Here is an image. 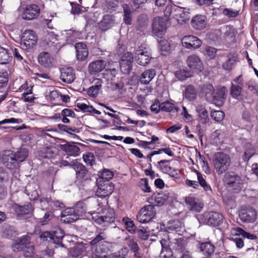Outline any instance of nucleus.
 <instances>
[{
  "label": "nucleus",
  "mask_w": 258,
  "mask_h": 258,
  "mask_svg": "<svg viewBox=\"0 0 258 258\" xmlns=\"http://www.w3.org/2000/svg\"><path fill=\"white\" fill-rule=\"evenodd\" d=\"M113 176V173L112 171L108 169H104L101 173H100L99 180H104L105 182H108L109 180L111 179Z\"/></svg>",
  "instance_id": "obj_55"
},
{
  "label": "nucleus",
  "mask_w": 258,
  "mask_h": 258,
  "mask_svg": "<svg viewBox=\"0 0 258 258\" xmlns=\"http://www.w3.org/2000/svg\"><path fill=\"white\" fill-rule=\"evenodd\" d=\"M75 210V214L77 215L79 219L83 217V215L86 212V207L85 204L82 202H78L75 208H73Z\"/></svg>",
  "instance_id": "obj_48"
},
{
  "label": "nucleus",
  "mask_w": 258,
  "mask_h": 258,
  "mask_svg": "<svg viewBox=\"0 0 258 258\" xmlns=\"http://www.w3.org/2000/svg\"><path fill=\"white\" fill-rule=\"evenodd\" d=\"M116 74V70L114 69L111 70H106L103 73L104 78L108 80H112Z\"/></svg>",
  "instance_id": "obj_64"
},
{
  "label": "nucleus",
  "mask_w": 258,
  "mask_h": 258,
  "mask_svg": "<svg viewBox=\"0 0 258 258\" xmlns=\"http://www.w3.org/2000/svg\"><path fill=\"white\" fill-rule=\"evenodd\" d=\"M89 246L87 244L79 243L71 249L70 251L71 255L74 257L82 255L85 250Z\"/></svg>",
  "instance_id": "obj_38"
},
{
  "label": "nucleus",
  "mask_w": 258,
  "mask_h": 258,
  "mask_svg": "<svg viewBox=\"0 0 258 258\" xmlns=\"http://www.w3.org/2000/svg\"><path fill=\"white\" fill-rule=\"evenodd\" d=\"M53 214L52 211L48 210L46 212L42 218L39 219V223L44 225L47 224L53 218Z\"/></svg>",
  "instance_id": "obj_56"
},
{
  "label": "nucleus",
  "mask_w": 258,
  "mask_h": 258,
  "mask_svg": "<svg viewBox=\"0 0 258 258\" xmlns=\"http://www.w3.org/2000/svg\"><path fill=\"white\" fill-rule=\"evenodd\" d=\"M199 162L205 172L206 174H210L211 173V169L207 161L205 160V158L204 156H200Z\"/></svg>",
  "instance_id": "obj_57"
},
{
  "label": "nucleus",
  "mask_w": 258,
  "mask_h": 258,
  "mask_svg": "<svg viewBox=\"0 0 258 258\" xmlns=\"http://www.w3.org/2000/svg\"><path fill=\"white\" fill-rule=\"evenodd\" d=\"M67 41L68 43H71L79 38L80 33L76 31L69 30L66 31Z\"/></svg>",
  "instance_id": "obj_53"
},
{
  "label": "nucleus",
  "mask_w": 258,
  "mask_h": 258,
  "mask_svg": "<svg viewBox=\"0 0 258 258\" xmlns=\"http://www.w3.org/2000/svg\"><path fill=\"white\" fill-rule=\"evenodd\" d=\"M225 114L222 111H214L211 113V117L217 122L221 121L224 117Z\"/></svg>",
  "instance_id": "obj_58"
},
{
  "label": "nucleus",
  "mask_w": 258,
  "mask_h": 258,
  "mask_svg": "<svg viewBox=\"0 0 258 258\" xmlns=\"http://www.w3.org/2000/svg\"><path fill=\"white\" fill-rule=\"evenodd\" d=\"M53 238L52 241L54 244H56L55 247L57 246L63 247L64 245L61 243V240L64 236V232L62 230L57 228L52 233Z\"/></svg>",
  "instance_id": "obj_37"
},
{
  "label": "nucleus",
  "mask_w": 258,
  "mask_h": 258,
  "mask_svg": "<svg viewBox=\"0 0 258 258\" xmlns=\"http://www.w3.org/2000/svg\"><path fill=\"white\" fill-rule=\"evenodd\" d=\"M115 23V17L113 15H107L104 16L100 21L99 27L102 31H105L113 27Z\"/></svg>",
  "instance_id": "obj_25"
},
{
  "label": "nucleus",
  "mask_w": 258,
  "mask_h": 258,
  "mask_svg": "<svg viewBox=\"0 0 258 258\" xmlns=\"http://www.w3.org/2000/svg\"><path fill=\"white\" fill-rule=\"evenodd\" d=\"M62 149L66 152L68 155L74 156L78 155L80 151L79 148L74 145L66 144L62 146Z\"/></svg>",
  "instance_id": "obj_43"
},
{
  "label": "nucleus",
  "mask_w": 258,
  "mask_h": 258,
  "mask_svg": "<svg viewBox=\"0 0 258 258\" xmlns=\"http://www.w3.org/2000/svg\"><path fill=\"white\" fill-rule=\"evenodd\" d=\"M240 219L244 222L253 223L257 219V213L253 208L241 210L239 213Z\"/></svg>",
  "instance_id": "obj_14"
},
{
  "label": "nucleus",
  "mask_w": 258,
  "mask_h": 258,
  "mask_svg": "<svg viewBox=\"0 0 258 258\" xmlns=\"http://www.w3.org/2000/svg\"><path fill=\"white\" fill-rule=\"evenodd\" d=\"M28 156V150L26 148H21L15 153L10 151H6L2 159L4 164L9 169L16 168L19 162L23 161Z\"/></svg>",
  "instance_id": "obj_1"
},
{
  "label": "nucleus",
  "mask_w": 258,
  "mask_h": 258,
  "mask_svg": "<svg viewBox=\"0 0 258 258\" xmlns=\"http://www.w3.org/2000/svg\"><path fill=\"white\" fill-rule=\"evenodd\" d=\"M18 10L22 19L26 20H32L37 18L40 12L38 6L33 4L25 7L21 6Z\"/></svg>",
  "instance_id": "obj_5"
},
{
  "label": "nucleus",
  "mask_w": 258,
  "mask_h": 258,
  "mask_svg": "<svg viewBox=\"0 0 258 258\" xmlns=\"http://www.w3.org/2000/svg\"><path fill=\"white\" fill-rule=\"evenodd\" d=\"M166 30L165 20L160 17L154 19L152 24V32L158 37L162 38L165 34Z\"/></svg>",
  "instance_id": "obj_11"
},
{
  "label": "nucleus",
  "mask_w": 258,
  "mask_h": 258,
  "mask_svg": "<svg viewBox=\"0 0 258 258\" xmlns=\"http://www.w3.org/2000/svg\"><path fill=\"white\" fill-rule=\"evenodd\" d=\"M37 39L35 33L33 30H25L23 32L21 39V48L24 50L32 48L36 45Z\"/></svg>",
  "instance_id": "obj_6"
},
{
  "label": "nucleus",
  "mask_w": 258,
  "mask_h": 258,
  "mask_svg": "<svg viewBox=\"0 0 258 258\" xmlns=\"http://www.w3.org/2000/svg\"><path fill=\"white\" fill-rule=\"evenodd\" d=\"M122 221L129 232L134 233L135 232L136 227L134 221L132 220L131 219L125 217L122 219Z\"/></svg>",
  "instance_id": "obj_50"
},
{
  "label": "nucleus",
  "mask_w": 258,
  "mask_h": 258,
  "mask_svg": "<svg viewBox=\"0 0 258 258\" xmlns=\"http://www.w3.org/2000/svg\"><path fill=\"white\" fill-rule=\"evenodd\" d=\"M184 97L188 101H194L196 99L197 94L192 86H188L184 92Z\"/></svg>",
  "instance_id": "obj_49"
},
{
  "label": "nucleus",
  "mask_w": 258,
  "mask_h": 258,
  "mask_svg": "<svg viewBox=\"0 0 258 258\" xmlns=\"http://www.w3.org/2000/svg\"><path fill=\"white\" fill-rule=\"evenodd\" d=\"M133 59V55L130 52H125L122 55L120 61V68L122 73H129L132 68Z\"/></svg>",
  "instance_id": "obj_12"
},
{
  "label": "nucleus",
  "mask_w": 258,
  "mask_h": 258,
  "mask_svg": "<svg viewBox=\"0 0 258 258\" xmlns=\"http://www.w3.org/2000/svg\"><path fill=\"white\" fill-rule=\"evenodd\" d=\"M101 180H99L98 187L96 191V195L99 197H105L110 195L114 190L113 185L108 182H104L103 184L101 183Z\"/></svg>",
  "instance_id": "obj_18"
},
{
  "label": "nucleus",
  "mask_w": 258,
  "mask_h": 258,
  "mask_svg": "<svg viewBox=\"0 0 258 258\" xmlns=\"http://www.w3.org/2000/svg\"><path fill=\"white\" fill-rule=\"evenodd\" d=\"M192 27L197 30H202L207 25L206 18L203 15H197L192 18L191 21Z\"/></svg>",
  "instance_id": "obj_30"
},
{
  "label": "nucleus",
  "mask_w": 258,
  "mask_h": 258,
  "mask_svg": "<svg viewBox=\"0 0 258 258\" xmlns=\"http://www.w3.org/2000/svg\"><path fill=\"white\" fill-rule=\"evenodd\" d=\"M186 63L190 70L200 72L204 69L203 62L200 57L196 54L189 55L186 59Z\"/></svg>",
  "instance_id": "obj_15"
},
{
  "label": "nucleus",
  "mask_w": 258,
  "mask_h": 258,
  "mask_svg": "<svg viewBox=\"0 0 258 258\" xmlns=\"http://www.w3.org/2000/svg\"><path fill=\"white\" fill-rule=\"evenodd\" d=\"M223 181L229 188L238 191L242 189L244 180L238 174L230 171L224 175Z\"/></svg>",
  "instance_id": "obj_3"
},
{
  "label": "nucleus",
  "mask_w": 258,
  "mask_h": 258,
  "mask_svg": "<svg viewBox=\"0 0 258 258\" xmlns=\"http://www.w3.org/2000/svg\"><path fill=\"white\" fill-rule=\"evenodd\" d=\"M124 244L128 246L132 253L140 251L137 240L133 236H126L123 240Z\"/></svg>",
  "instance_id": "obj_31"
},
{
  "label": "nucleus",
  "mask_w": 258,
  "mask_h": 258,
  "mask_svg": "<svg viewBox=\"0 0 258 258\" xmlns=\"http://www.w3.org/2000/svg\"><path fill=\"white\" fill-rule=\"evenodd\" d=\"M202 53L208 59H213L215 58L217 49L212 46H206L203 48Z\"/></svg>",
  "instance_id": "obj_42"
},
{
  "label": "nucleus",
  "mask_w": 258,
  "mask_h": 258,
  "mask_svg": "<svg viewBox=\"0 0 258 258\" xmlns=\"http://www.w3.org/2000/svg\"><path fill=\"white\" fill-rule=\"evenodd\" d=\"M160 242L162 246L161 257H166V253L167 254L168 256H170L171 254V251L169 248V241L165 239H162Z\"/></svg>",
  "instance_id": "obj_41"
},
{
  "label": "nucleus",
  "mask_w": 258,
  "mask_h": 258,
  "mask_svg": "<svg viewBox=\"0 0 258 258\" xmlns=\"http://www.w3.org/2000/svg\"><path fill=\"white\" fill-rule=\"evenodd\" d=\"M182 46L187 49H197L202 45V41L198 37L193 35H187L181 39Z\"/></svg>",
  "instance_id": "obj_16"
},
{
  "label": "nucleus",
  "mask_w": 258,
  "mask_h": 258,
  "mask_svg": "<svg viewBox=\"0 0 258 258\" xmlns=\"http://www.w3.org/2000/svg\"><path fill=\"white\" fill-rule=\"evenodd\" d=\"M63 163H65L64 165L70 166L75 170L77 178H83L87 173V170L85 167L82 164L77 161L73 162V164H70L68 161H63Z\"/></svg>",
  "instance_id": "obj_21"
},
{
  "label": "nucleus",
  "mask_w": 258,
  "mask_h": 258,
  "mask_svg": "<svg viewBox=\"0 0 258 258\" xmlns=\"http://www.w3.org/2000/svg\"><path fill=\"white\" fill-rule=\"evenodd\" d=\"M222 13L225 16L228 18L236 17L239 15V12L238 11H235L231 9L227 8L223 9Z\"/></svg>",
  "instance_id": "obj_62"
},
{
  "label": "nucleus",
  "mask_w": 258,
  "mask_h": 258,
  "mask_svg": "<svg viewBox=\"0 0 258 258\" xmlns=\"http://www.w3.org/2000/svg\"><path fill=\"white\" fill-rule=\"evenodd\" d=\"M243 84L242 82H239V85L232 84L230 88V94L234 98H237L241 95Z\"/></svg>",
  "instance_id": "obj_45"
},
{
  "label": "nucleus",
  "mask_w": 258,
  "mask_h": 258,
  "mask_svg": "<svg viewBox=\"0 0 258 258\" xmlns=\"http://www.w3.org/2000/svg\"><path fill=\"white\" fill-rule=\"evenodd\" d=\"M202 93L206 96L211 95L214 91V88L211 84L204 85L201 89Z\"/></svg>",
  "instance_id": "obj_59"
},
{
  "label": "nucleus",
  "mask_w": 258,
  "mask_h": 258,
  "mask_svg": "<svg viewBox=\"0 0 258 258\" xmlns=\"http://www.w3.org/2000/svg\"><path fill=\"white\" fill-rule=\"evenodd\" d=\"M15 209L18 216H24L26 218L29 217L33 211V209L30 204H27L24 206H16Z\"/></svg>",
  "instance_id": "obj_33"
},
{
  "label": "nucleus",
  "mask_w": 258,
  "mask_h": 258,
  "mask_svg": "<svg viewBox=\"0 0 258 258\" xmlns=\"http://www.w3.org/2000/svg\"><path fill=\"white\" fill-rule=\"evenodd\" d=\"M237 61V54L235 53H230L228 55V60L222 64L223 68L224 70L230 71Z\"/></svg>",
  "instance_id": "obj_36"
},
{
  "label": "nucleus",
  "mask_w": 258,
  "mask_h": 258,
  "mask_svg": "<svg viewBox=\"0 0 258 258\" xmlns=\"http://www.w3.org/2000/svg\"><path fill=\"white\" fill-rule=\"evenodd\" d=\"M92 248L91 253L89 255L91 258H115L114 255L106 256L107 246L102 245H97Z\"/></svg>",
  "instance_id": "obj_19"
},
{
  "label": "nucleus",
  "mask_w": 258,
  "mask_h": 258,
  "mask_svg": "<svg viewBox=\"0 0 258 258\" xmlns=\"http://www.w3.org/2000/svg\"><path fill=\"white\" fill-rule=\"evenodd\" d=\"M135 58L139 64L146 65L151 58L150 49L145 45L139 46L136 51Z\"/></svg>",
  "instance_id": "obj_7"
},
{
  "label": "nucleus",
  "mask_w": 258,
  "mask_h": 258,
  "mask_svg": "<svg viewBox=\"0 0 258 258\" xmlns=\"http://www.w3.org/2000/svg\"><path fill=\"white\" fill-rule=\"evenodd\" d=\"M158 167L162 172L168 174L170 176L177 178L179 176V170L173 169L170 166V161L162 160L158 162Z\"/></svg>",
  "instance_id": "obj_13"
},
{
  "label": "nucleus",
  "mask_w": 258,
  "mask_h": 258,
  "mask_svg": "<svg viewBox=\"0 0 258 258\" xmlns=\"http://www.w3.org/2000/svg\"><path fill=\"white\" fill-rule=\"evenodd\" d=\"M166 228L170 230H175L179 234L185 231L184 225L181 220H173L168 222Z\"/></svg>",
  "instance_id": "obj_28"
},
{
  "label": "nucleus",
  "mask_w": 258,
  "mask_h": 258,
  "mask_svg": "<svg viewBox=\"0 0 258 258\" xmlns=\"http://www.w3.org/2000/svg\"><path fill=\"white\" fill-rule=\"evenodd\" d=\"M185 202L188 209L195 212H200L203 208V204L193 197L185 198Z\"/></svg>",
  "instance_id": "obj_20"
},
{
  "label": "nucleus",
  "mask_w": 258,
  "mask_h": 258,
  "mask_svg": "<svg viewBox=\"0 0 258 258\" xmlns=\"http://www.w3.org/2000/svg\"><path fill=\"white\" fill-rule=\"evenodd\" d=\"M95 85L90 87L88 90V94L92 97H96L99 94L101 87L102 81L99 79L94 80Z\"/></svg>",
  "instance_id": "obj_39"
},
{
  "label": "nucleus",
  "mask_w": 258,
  "mask_h": 258,
  "mask_svg": "<svg viewBox=\"0 0 258 258\" xmlns=\"http://www.w3.org/2000/svg\"><path fill=\"white\" fill-rule=\"evenodd\" d=\"M64 207L63 204L58 201H54L50 199L49 210L52 211L57 208H62Z\"/></svg>",
  "instance_id": "obj_60"
},
{
  "label": "nucleus",
  "mask_w": 258,
  "mask_h": 258,
  "mask_svg": "<svg viewBox=\"0 0 258 258\" xmlns=\"http://www.w3.org/2000/svg\"><path fill=\"white\" fill-rule=\"evenodd\" d=\"M60 78L67 83H71L75 79L73 69L71 67H65L61 70Z\"/></svg>",
  "instance_id": "obj_27"
},
{
  "label": "nucleus",
  "mask_w": 258,
  "mask_h": 258,
  "mask_svg": "<svg viewBox=\"0 0 258 258\" xmlns=\"http://www.w3.org/2000/svg\"><path fill=\"white\" fill-rule=\"evenodd\" d=\"M96 233L95 238L90 242V244L91 246L104 244L107 246L108 243L106 240L107 236L105 231L101 229L97 230Z\"/></svg>",
  "instance_id": "obj_22"
},
{
  "label": "nucleus",
  "mask_w": 258,
  "mask_h": 258,
  "mask_svg": "<svg viewBox=\"0 0 258 258\" xmlns=\"http://www.w3.org/2000/svg\"><path fill=\"white\" fill-rule=\"evenodd\" d=\"M189 9L175 6L173 11V18L180 25L186 23L190 18V13Z\"/></svg>",
  "instance_id": "obj_9"
},
{
  "label": "nucleus",
  "mask_w": 258,
  "mask_h": 258,
  "mask_svg": "<svg viewBox=\"0 0 258 258\" xmlns=\"http://www.w3.org/2000/svg\"><path fill=\"white\" fill-rule=\"evenodd\" d=\"M152 198L154 200L155 204L158 206H161L165 202V199L161 194L154 195Z\"/></svg>",
  "instance_id": "obj_63"
},
{
  "label": "nucleus",
  "mask_w": 258,
  "mask_h": 258,
  "mask_svg": "<svg viewBox=\"0 0 258 258\" xmlns=\"http://www.w3.org/2000/svg\"><path fill=\"white\" fill-rule=\"evenodd\" d=\"M198 248L203 254L206 256H210L215 251V246L210 242H202L199 244Z\"/></svg>",
  "instance_id": "obj_35"
},
{
  "label": "nucleus",
  "mask_w": 258,
  "mask_h": 258,
  "mask_svg": "<svg viewBox=\"0 0 258 258\" xmlns=\"http://www.w3.org/2000/svg\"><path fill=\"white\" fill-rule=\"evenodd\" d=\"M24 254L26 257H33L35 255L34 246L29 243L25 245Z\"/></svg>",
  "instance_id": "obj_52"
},
{
  "label": "nucleus",
  "mask_w": 258,
  "mask_h": 258,
  "mask_svg": "<svg viewBox=\"0 0 258 258\" xmlns=\"http://www.w3.org/2000/svg\"><path fill=\"white\" fill-rule=\"evenodd\" d=\"M28 242H29V236L24 235L14 242L12 248L15 252L20 251L24 249L25 245L27 244Z\"/></svg>",
  "instance_id": "obj_29"
},
{
  "label": "nucleus",
  "mask_w": 258,
  "mask_h": 258,
  "mask_svg": "<svg viewBox=\"0 0 258 258\" xmlns=\"http://www.w3.org/2000/svg\"><path fill=\"white\" fill-rule=\"evenodd\" d=\"M196 111L201 118V121L203 123H206L209 120L208 112L202 106L199 105L196 108Z\"/></svg>",
  "instance_id": "obj_46"
},
{
  "label": "nucleus",
  "mask_w": 258,
  "mask_h": 258,
  "mask_svg": "<svg viewBox=\"0 0 258 258\" xmlns=\"http://www.w3.org/2000/svg\"><path fill=\"white\" fill-rule=\"evenodd\" d=\"M155 207L148 205L142 208L136 215L137 220L140 223L146 224L152 221L156 216Z\"/></svg>",
  "instance_id": "obj_4"
},
{
  "label": "nucleus",
  "mask_w": 258,
  "mask_h": 258,
  "mask_svg": "<svg viewBox=\"0 0 258 258\" xmlns=\"http://www.w3.org/2000/svg\"><path fill=\"white\" fill-rule=\"evenodd\" d=\"M12 59L7 49L0 46V64H7Z\"/></svg>",
  "instance_id": "obj_47"
},
{
  "label": "nucleus",
  "mask_w": 258,
  "mask_h": 258,
  "mask_svg": "<svg viewBox=\"0 0 258 258\" xmlns=\"http://www.w3.org/2000/svg\"><path fill=\"white\" fill-rule=\"evenodd\" d=\"M194 171L196 173L197 176V179L199 184L203 187L204 190L206 191H211V188L210 185L208 184L206 181L205 177L202 175L199 171L196 169H194Z\"/></svg>",
  "instance_id": "obj_40"
},
{
  "label": "nucleus",
  "mask_w": 258,
  "mask_h": 258,
  "mask_svg": "<svg viewBox=\"0 0 258 258\" xmlns=\"http://www.w3.org/2000/svg\"><path fill=\"white\" fill-rule=\"evenodd\" d=\"M106 66V62L103 60H97L91 62L88 66L89 72L95 75L103 71Z\"/></svg>",
  "instance_id": "obj_24"
},
{
  "label": "nucleus",
  "mask_w": 258,
  "mask_h": 258,
  "mask_svg": "<svg viewBox=\"0 0 258 258\" xmlns=\"http://www.w3.org/2000/svg\"><path fill=\"white\" fill-rule=\"evenodd\" d=\"M140 186L144 192H150L151 191V188L148 184V181L147 178H142L140 181Z\"/></svg>",
  "instance_id": "obj_61"
},
{
  "label": "nucleus",
  "mask_w": 258,
  "mask_h": 258,
  "mask_svg": "<svg viewBox=\"0 0 258 258\" xmlns=\"http://www.w3.org/2000/svg\"><path fill=\"white\" fill-rule=\"evenodd\" d=\"M156 71L154 69H149L145 71L141 75L140 82L142 84H149L155 77Z\"/></svg>",
  "instance_id": "obj_34"
},
{
  "label": "nucleus",
  "mask_w": 258,
  "mask_h": 258,
  "mask_svg": "<svg viewBox=\"0 0 258 258\" xmlns=\"http://www.w3.org/2000/svg\"><path fill=\"white\" fill-rule=\"evenodd\" d=\"M200 220L207 225L216 226L222 223L223 216L218 212H206L200 216Z\"/></svg>",
  "instance_id": "obj_8"
},
{
  "label": "nucleus",
  "mask_w": 258,
  "mask_h": 258,
  "mask_svg": "<svg viewBox=\"0 0 258 258\" xmlns=\"http://www.w3.org/2000/svg\"><path fill=\"white\" fill-rule=\"evenodd\" d=\"M38 61L42 67L50 68L53 66L55 59L52 55L47 52H42L38 56Z\"/></svg>",
  "instance_id": "obj_17"
},
{
  "label": "nucleus",
  "mask_w": 258,
  "mask_h": 258,
  "mask_svg": "<svg viewBox=\"0 0 258 258\" xmlns=\"http://www.w3.org/2000/svg\"><path fill=\"white\" fill-rule=\"evenodd\" d=\"M231 164L230 156L223 152L216 153L213 159V165L216 172L221 174L228 170Z\"/></svg>",
  "instance_id": "obj_2"
},
{
  "label": "nucleus",
  "mask_w": 258,
  "mask_h": 258,
  "mask_svg": "<svg viewBox=\"0 0 258 258\" xmlns=\"http://www.w3.org/2000/svg\"><path fill=\"white\" fill-rule=\"evenodd\" d=\"M76 106L84 112H88L96 114H101V112L100 111L95 109L92 106L88 105L83 103L78 102L77 103Z\"/></svg>",
  "instance_id": "obj_44"
},
{
  "label": "nucleus",
  "mask_w": 258,
  "mask_h": 258,
  "mask_svg": "<svg viewBox=\"0 0 258 258\" xmlns=\"http://www.w3.org/2000/svg\"><path fill=\"white\" fill-rule=\"evenodd\" d=\"M123 21L126 25H131L132 23V14L130 8L127 5L123 6Z\"/></svg>",
  "instance_id": "obj_51"
},
{
  "label": "nucleus",
  "mask_w": 258,
  "mask_h": 258,
  "mask_svg": "<svg viewBox=\"0 0 258 258\" xmlns=\"http://www.w3.org/2000/svg\"><path fill=\"white\" fill-rule=\"evenodd\" d=\"M76 56L78 60H84L88 56V49L87 45L82 42L77 43L75 45Z\"/></svg>",
  "instance_id": "obj_26"
},
{
  "label": "nucleus",
  "mask_w": 258,
  "mask_h": 258,
  "mask_svg": "<svg viewBox=\"0 0 258 258\" xmlns=\"http://www.w3.org/2000/svg\"><path fill=\"white\" fill-rule=\"evenodd\" d=\"M158 47L162 55H166L170 50V45L168 42L165 39L161 40L159 42Z\"/></svg>",
  "instance_id": "obj_54"
},
{
  "label": "nucleus",
  "mask_w": 258,
  "mask_h": 258,
  "mask_svg": "<svg viewBox=\"0 0 258 258\" xmlns=\"http://www.w3.org/2000/svg\"><path fill=\"white\" fill-rule=\"evenodd\" d=\"M79 219L75 210L73 208H67L61 213V220L64 223H72Z\"/></svg>",
  "instance_id": "obj_23"
},
{
  "label": "nucleus",
  "mask_w": 258,
  "mask_h": 258,
  "mask_svg": "<svg viewBox=\"0 0 258 258\" xmlns=\"http://www.w3.org/2000/svg\"><path fill=\"white\" fill-rule=\"evenodd\" d=\"M227 92L226 88L224 87L218 89L216 94L213 96V100L216 105L221 106L223 105L224 100L226 98Z\"/></svg>",
  "instance_id": "obj_32"
},
{
  "label": "nucleus",
  "mask_w": 258,
  "mask_h": 258,
  "mask_svg": "<svg viewBox=\"0 0 258 258\" xmlns=\"http://www.w3.org/2000/svg\"><path fill=\"white\" fill-rule=\"evenodd\" d=\"M92 219L95 222L103 226H107L112 223L114 219V214L112 211H108L105 215H100L97 213L94 212L91 214Z\"/></svg>",
  "instance_id": "obj_10"
}]
</instances>
